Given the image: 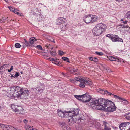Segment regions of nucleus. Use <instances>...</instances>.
Returning <instances> with one entry per match:
<instances>
[{"label":"nucleus","mask_w":130,"mask_h":130,"mask_svg":"<svg viewBox=\"0 0 130 130\" xmlns=\"http://www.w3.org/2000/svg\"><path fill=\"white\" fill-rule=\"evenodd\" d=\"M90 103L92 108L94 109L105 110L108 112L115 111L116 107L113 103L104 99H94Z\"/></svg>","instance_id":"f257e3e1"},{"label":"nucleus","mask_w":130,"mask_h":130,"mask_svg":"<svg viewBox=\"0 0 130 130\" xmlns=\"http://www.w3.org/2000/svg\"><path fill=\"white\" fill-rule=\"evenodd\" d=\"M107 26L105 24L100 23L95 26L92 30V32L94 35L99 36L104 32Z\"/></svg>","instance_id":"f03ea898"},{"label":"nucleus","mask_w":130,"mask_h":130,"mask_svg":"<svg viewBox=\"0 0 130 130\" xmlns=\"http://www.w3.org/2000/svg\"><path fill=\"white\" fill-rule=\"evenodd\" d=\"M74 96L75 98L79 100H81L83 102H87L90 101L89 102L90 104L89 105H90L92 108V107L90 103L91 102H92V101L94 99H96L95 98L93 99H91V96L87 93L82 95H75Z\"/></svg>","instance_id":"7ed1b4c3"},{"label":"nucleus","mask_w":130,"mask_h":130,"mask_svg":"<svg viewBox=\"0 0 130 130\" xmlns=\"http://www.w3.org/2000/svg\"><path fill=\"white\" fill-rule=\"evenodd\" d=\"M79 110L78 108L75 109H72V112L69 111V112H73L72 114L73 115H72L71 118L70 119H69V121L71 122L72 123H74V122L76 123L77 122L76 121H78L77 123H79V121H81L82 120L81 118H78L73 117L75 115H77L79 113Z\"/></svg>","instance_id":"20e7f679"},{"label":"nucleus","mask_w":130,"mask_h":130,"mask_svg":"<svg viewBox=\"0 0 130 130\" xmlns=\"http://www.w3.org/2000/svg\"><path fill=\"white\" fill-rule=\"evenodd\" d=\"M14 90L13 92V97H14L20 98V94L22 88L17 86L13 87Z\"/></svg>","instance_id":"39448f33"},{"label":"nucleus","mask_w":130,"mask_h":130,"mask_svg":"<svg viewBox=\"0 0 130 130\" xmlns=\"http://www.w3.org/2000/svg\"><path fill=\"white\" fill-rule=\"evenodd\" d=\"M11 107V109L14 111L17 112V113L22 114L23 112V109L20 106H18L14 104H12Z\"/></svg>","instance_id":"423d86ee"},{"label":"nucleus","mask_w":130,"mask_h":130,"mask_svg":"<svg viewBox=\"0 0 130 130\" xmlns=\"http://www.w3.org/2000/svg\"><path fill=\"white\" fill-rule=\"evenodd\" d=\"M120 130H130V123L129 122H125L121 123L119 126Z\"/></svg>","instance_id":"0eeeda50"},{"label":"nucleus","mask_w":130,"mask_h":130,"mask_svg":"<svg viewBox=\"0 0 130 130\" xmlns=\"http://www.w3.org/2000/svg\"><path fill=\"white\" fill-rule=\"evenodd\" d=\"M92 84V82L88 78H86L84 79V81H81L80 82L79 86L81 88H84L85 87V85H91Z\"/></svg>","instance_id":"6e6552de"},{"label":"nucleus","mask_w":130,"mask_h":130,"mask_svg":"<svg viewBox=\"0 0 130 130\" xmlns=\"http://www.w3.org/2000/svg\"><path fill=\"white\" fill-rule=\"evenodd\" d=\"M98 91L100 93L102 94H107L109 95H111L113 96L114 98H119V99H122L121 98H119L118 96L117 95H114L112 94L111 93L108 92V91L106 90H104L103 89H101V88H99L98 89Z\"/></svg>","instance_id":"1a4fd4ad"},{"label":"nucleus","mask_w":130,"mask_h":130,"mask_svg":"<svg viewBox=\"0 0 130 130\" xmlns=\"http://www.w3.org/2000/svg\"><path fill=\"white\" fill-rule=\"evenodd\" d=\"M21 91L20 94V98L23 99L27 98L29 94V91L27 89L24 90L22 88V90H21Z\"/></svg>","instance_id":"9d476101"},{"label":"nucleus","mask_w":130,"mask_h":130,"mask_svg":"<svg viewBox=\"0 0 130 130\" xmlns=\"http://www.w3.org/2000/svg\"><path fill=\"white\" fill-rule=\"evenodd\" d=\"M111 39L113 42H123V39L119 38L118 36L117 35H112V37Z\"/></svg>","instance_id":"9b49d317"},{"label":"nucleus","mask_w":130,"mask_h":130,"mask_svg":"<svg viewBox=\"0 0 130 130\" xmlns=\"http://www.w3.org/2000/svg\"><path fill=\"white\" fill-rule=\"evenodd\" d=\"M83 20L86 23H89L91 22V20H92L91 18V15H86L83 18Z\"/></svg>","instance_id":"f8f14e48"},{"label":"nucleus","mask_w":130,"mask_h":130,"mask_svg":"<svg viewBox=\"0 0 130 130\" xmlns=\"http://www.w3.org/2000/svg\"><path fill=\"white\" fill-rule=\"evenodd\" d=\"M57 24L58 25H60L64 23L66 21V18L63 17H59L56 19Z\"/></svg>","instance_id":"ddd939ff"},{"label":"nucleus","mask_w":130,"mask_h":130,"mask_svg":"<svg viewBox=\"0 0 130 130\" xmlns=\"http://www.w3.org/2000/svg\"><path fill=\"white\" fill-rule=\"evenodd\" d=\"M36 89L37 91L40 92V93H42L44 89V84L42 83H39L38 85V87L36 88Z\"/></svg>","instance_id":"4468645a"},{"label":"nucleus","mask_w":130,"mask_h":130,"mask_svg":"<svg viewBox=\"0 0 130 130\" xmlns=\"http://www.w3.org/2000/svg\"><path fill=\"white\" fill-rule=\"evenodd\" d=\"M14 89L13 87L10 88V90H7L6 93V95L10 98L13 97V92Z\"/></svg>","instance_id":"2eb2a0df"},{"label":"nucleus","mask_w":130,"mask_h":130,"mask_svg":"<svg viewBox=\"0 0 130 130\" xmlns=\"http://www.w3.org/2000/svg\"><path fill=\"white\" fill-rule=\"evenodd\" d=\"M3 130H17L14 127L11 125L4 124Z\"/></svg>","instance_id":"dca6fc26"},{"label":"nucleus","mask_w":130,"mask_h":130,"mask_svg":"<svg viewBox=\"0 0 130 130\" xmlns=\"http://www.w3.org/2000/svg\"><path fill=\"white\" fill-rule=\"evenodd\" d=\"M109 59L110 61H116L117 62H119L121 63L124 62V61L122 60H121L119 59L118 58H117L113 56L109 57Z\"/></svg>","instance_id":"f3484780"},{"label":"nucleus","mask_w":130,"mask_h":130,"mask_svg":"<svg viewBox=\"0 0 130 130\" xmlns=\"http://www.w3.org/2000/svg\"><path fill=\"white\" fill-rule=\"evenodd\" d=\"M78 69H76L73 68H70L69 70V72L75 75H79V73L78 71Z\"/></svg>","instance_id":"a211bd4d"},{"label":"nucleus","mask_w":130,"mask_h":130,"mask_svg":"<svg viewBox=\"0 0 130 130\" xmlns=\"http://www.w3.org/2000/svg\"><path fill=\"white\" fill-rule=\"evenodd\" d=\"M66 111H63L59 109L58 110V115L61 117H64L65 114L67 113Z\"/></svg>","instance_id":"6ab92c4d"},{"label":"nucleus","mask_w":130,"mask_h":130,"mask_svg":"<svg viewBox=\"0 0 130 130\" xmlns=\"http://www.w3.org/2000/svg\"><path fill=\"white\" fill-rule=\"evenodd\" d=\"M44 46L45 48L48 50H50V49L52 50L53 48V45H51L48 43L45 44Z\"/></svg>","instance_id":"aec40b11"},{"label":"nucleus","mask_w":130,"mask_h":130,"mask_svg":"<svg viewBox=\"0 0 130 130\" xmlns=\"http://www.w3.org/2000/svg\"><path fill=\"white\" fill-rule=\"evenodd\" d=\"M91 18L92 19L91 23H93L97 21L98 19L97 16L95 15H91Z\"/></svg>","instance_id":"412c9836"},{"label":"nucleus","mask_w":130,"mask_h":130,"mask_svg":"<svg viewBox=\"0 0 130 130\" xmlns=\"http://www.w3.org/2000/svg\"><path fill=\"white\" fill-rule=\"evenodd\" d=\"M8 66V65L7 64H4L1 66L0 67V72L4 71L5 69Z\"/></svg>","instance_id":"4be33fe9"},{"label":"nucleus","mask_w":130,"mask_h":130,"mask_svg":"<svg viewBox=\"0 0 130 130\" xmlns=\"http://www.w3.org/2000/svg\"><path fill=\"white\" fill-rule=\"evenodd\" d=\"M25 127L26 130H37L35 128H34L28 125H26Z\"/></svg>","instance_id":"5701e85b"},{"label":"nucleus","mask_w":130,"mask_h":130,"mask_svg":"<svg viewBox=\"0 0 130 130\" xmlns=\"http://www.w3.org/2000/svg\"><path fill=\"white\" fill-rule=\"evenodd\" d=\"M37 40L34 37H32L30 39V44L31 45L34 43V41H35Z\"/></svg>","instance_id":"b1692460"},{"label":"nucleus","mask_w":130,"mask_h":130,"mask_svg":"<svg viewBox=\"0 0 130 130\" xmlns=\"http://www.w3.org/2000/svg\"><path fill=\"white\" fill-rule=\"evenodd\" d=\"M107 124L106 122H104V130H111L110 128L108 127L106 125V124Z\"/></svg>","instance_id":"393cba45"},{"label":"nucleus","mask_w":130,"mask_h":130,"mask_svg":"<svg viewBox=\"0 0 130 130\" xmlns=\"http://www.w3.org/2000/svg\"><path fill=\"white\" fill-rule=\"evenodd\" d=\"M74 79L76 81H79L80 82L81 81H84V79L80 77H75Z\"/></svg>","instance_id":"a878e982"},{"label":"nucleus","mask_w":130,"mask_h":130,"mask_svg":"<svg viewBox=\"0 0 130 130\" xmlns=\"http://www.w3.org/2000/svg\"><path fill=\"white\" fill-rule=\"evenodd\" d=\"M50 51V54L53 56H55L56 55L57 53L54 50L53 51Z\"/></svg>","instance_id":"bb28decb"},{"label":"nucleus","mask_w":130,"mask_h":130,"mask_svg":"<svg viewBox=\"0 0 130 130\" xmlns=\"http://www.w3.org/2000/svg\"><path fill=\"white\" fill-rule=\"evenodd\" d=\"M124 116L127 119L130 120V113L125 115Z\"/></svg>","instance_id":"cd10ccee"},{"label":"nucleus","mask_w":130,"mask_h":130,"mask_svg":"<svg viewBox=\"0 0 130 130\" xmlns=\"http://www.w3.org/2000/svg\"><path fill=\"white\" fill-rule=\"evenodd\" d=\"M7 20V19H5L3 17L0 19V23L4 22L6 20Z\"/></svg>","instance_id":"c85d7f7f"},{"label":"nucleus","mask_w":130,"mask_h":130,"mask_svg":"<svg viewBox=\"0 0 130 130\" xmlns=\"http://www.w3.org/2000/svg\"><path fill=\"white\" fill-rule=\"evenodd\" d=\"M24 40L25 41V44L27 46H30L31 45L30 44V42H27V41L25 39H24Z\"/></svg>","instance_id":"c756f323"},{"label":"nucleus","mask_w":130,"mask_h":130,"mask_svg":"<svg viewBox=\"0 0 130 130\" xmlns=\"http://www.w3.org/2000/svg\"><path fill=\"white\" fill-rule=\"evenodd\" d=\"M15 47L17 48H19L21 47V45L18 43H17L15 44Z\"/></svg>","instance_id":"7c9ffc66"},{"label":"nucleus","mask_w":130,"mask_h":130,"mask_svg":"<svg viewBox=\"0 0 130 130\" xmlns=\"http://www.w3.org/2000/svg\"><path fill=\"white\" fill-rule=\"evenodd\" d=\"M62 59L65 61L69 62V61L68 58L66 57H62Z\"/></svg>","instance_id":"2f4dec72"},{"label":"nucleus","mask_w":130,"mask_h":130,"mask_svg":"<svg viewBox=\"0 0 130 130\" xmlns=\"http://www.w3.org/2000/svg\"><path fill=\"white\" fill-rule=\"evenodd\" d=\"M64 130H71L70 127L68 126H65L64 127Z\"/></svg>","instance_id":"473e14b6"},{"label":"nucleus","mask_w":130,"mask_h":130,"mask_svg":"<svg viewBox=\"0 0 130 130\" xmlns=\"http://www.w3.org/2000/svg\"><path fill=\"white\" fill-rule=\"evenodd\" d=\"M95 53L96 54L99 56H102L103 54V53L102 52H98L96 51L95 52Z\"/></svg>","instance_id":"72a5a7b5"},{"label":"nucleus","mask_w":130,"mask_h":130,"mask_svg":"<svg viewBox=\"0 0 130 130\" xmlns=\"http://www.w3.org/2000/svg\"><path fill=\"white\" fill-rule=\"evenodd\" d=\"M125 31L128 32L130 33V27L128 26V27L126 29Z\"/></svg>","instance_id":"f704fd0d"},{"label":"nucleus","mask_w":130,"mask_h":130,"mask_svg":"<svg viewBox=\"0 0 130 130\" xmlns=\"http://www.w3.org/2000/svg\"><path fill=\"white\" fill-rule=\"evenodd\" d=\"M36 48H37L39 50H42V48L41 46L40 45H38L36 46Z\"/></svg>","instance_id":"c9c22d12"},{"label":"nucleus","mask_w":130,"mask_h":130,"mask_svg":"<svg viewBox=\"0 0 130 130\" xmlns=\"http://www.w3.org/2000/svg\"><path fill=\"white\" fill-rule=\"evenodd\" d=\"M64 53L62 51L60 50L58 54L59 55H62Z\"/></svg>","instance_id":"e433bc0d"},{"label":"nucleus","mask_w":130,"mask_h":130,"mask_svg":"<svg viewBox=\"0 0 130 130\" xmlns=\"http://www.w3.org/2000/svg\"><path fill=\"white\" fill-rule=\"evenodd\" d=\"M92 61L95 62H97L98 61V59L97 58H96L95 57H93Z\"/></svg>","instance_id":"4c0bfd02"},{"label":"nucleus","mask_w":130,"mask_h":130,"mask_svg":"<svg viewBox=\"0 0 130 130\" xmlns=\"http://www.w3.org/2000/svg\"><path fill=\"white\" fill-rule=\"evenodd\" d=\"M106 36L111 39L112 37V35H111V34H108L106 35Z\"/></svg>","instance_id":"58836bf2"},{"label":"nucleus","mask_w":130,"mask_h":130,"mask_svg":"<svg viewBox=\"0 0 130 130\" xmlns=\"http://www.w3.org/2000/svg\"><path fill=\"white\" fill-rule=\"evenodd\" d=\"M8 8L11 11L13 12L14 9H13L11 6L9 7Z\"/></svg>","instance_id":"ea45409f"},{"label":"nucleus","mask_w":130,"mask_h":130,"mask_svg":"<svg viewBox=\"0 0 130 130\" xmlns=\"http://www.w3.org/2000/svg\"><path fill=\"white\" fill-rule=\"evenodd\" d=\"M128 26H129L128 25H123L122 26V28H126V29L128 27Z\"/></svg>","instance_id":"a19ab883"},{"label":"nucleus","mask_w":130,"mask_h":130,"mask_svg":"<svg viewBox=\"0 0 130 130\" xmlns=\"http://www.w3.org/2000/svg\"><path fill=\"white\" fill-rule=\"evenodd\" d=\"M13 69V67L12 66H11V67L10 69L8 70V72H10Z\"/></svg>","instance_id":"79ce46f5"},{"label":"nucleus","mask_w":130,"mask_h":130,"mask_svg":"<svg viewBox=\"0 0 130 130\" xmlns=\"http://www.w3.org/2000/svg\"><path fill=\"white\" fill-rule=\"evenodd\" d=\"M126 15L128 18H130V11L127 13Z\"/></svg>","instance_id":"37998d69"},{"label":"nucleus","mask_w":130,"mask_h":130,"mask_svg":"<svg viewBox=\"0 0 130 130\" xmlns=\"http://www.w3.org/2000/svg\"><path fill=\"white\" fill-rule=\"evenodd\" d=\"M4 124H1L0 123V128L3 129Z\"/></svg>","instance_id":"c03bdc74"},{"label":"nucleus","mask_w":130,"mask_h":130,"mask_svg":"<svg viewBox=\"0 0 130 130\" xmlns=\"http://www.w3.org/2000/svg\"><path fill=\"white\" fill-rule=\"evenodd\" d=\"M49 60L50 61H55L56 60L54 59L53 58H49Z\"/></svg>","instance_id":"a18cd8bd"},{"label":"nucleus","mask_w":130,"mask_h":130,"mask_svg":"<svg viewBox=\"0 0 130 130\" xmlns=\"http://www.w3.org/2000/svg\"><path fill=\"white\" fill-rule=\"evenodd\" d=\"M19 11L18 10H17V9H14V10L13 12L15 13L16 14L17 12V11Z\"/></svg>","instance_id":"49530a36"},{"label":"nucleus","mask_w":130,"mask_h":130,"mask_svg":"<svg viewBox=\"0 0 130 130\" xmlns=\"http://www.w3.org/2000/svg\"><path fill=\"white\" fill-rule=\"evenodd\" d=\"M49 40L51 42H53L54 43L55 42V41H54V40L53 39H49Z\"/></svg>","instance_id":"de8ad7c7"},{"label":"nucleus","mask_w":130,"mask_h":130,"mask_svg":"<svg viewBox=\"0 0 130 130\" xmlns=\"http://www.w3.org/2000/svg\"><path fill=\"white\" fill-rule=\"evenodd\" d=\"M25 124L27 123L28 122V120L26 119H24L23 120Z\"/></svg>","instance_id":"09e8293b"},{"label":"nucleus","mask_w":130,"mask_h":130,"mask_svg":"<svg viewBox=\"0 0 130 130\" xmlns=\"http://www.w3.org/2000/svg\"><path fill=\"white\" fill-rule=\"evenodd\" d=\"M93 57H89V59L90 60L92 61Z\"/></svg>","instance_id":"8fccbe9b"},{"label":"nucleus","mask_w":130,"mask_h":130,"mask_svg":"<svg viewBox=\"0 0 130 130\" xmlns=\"http://www.w3.org/2000/svg\"><path fill=\"white\" fill-rule=\"evenodd\" d=\"M107 72H110L111 71V70L109 68H108L107 69Z\"/></svg>","instance_id":"3c124183"},{"label":"nucleus","mask_w":130,"mask_h":130,"mask_svg":"<svg viewBox=\"0 0 130 130\" xmlns=\"http://www.w3.org/2000/svg\"><path fill=\"white\" fill-rule=\"evenodd\" d=\"M123 100L125 101V102H124L126 104H127L128 103V102L126 100L124 99Z\"/></svg>","instance_id":"603ef678"},{"label":"nucleus","mask_w":130,"mask_h":130,"mask_svg":"<svg viewBox=\"0 0 130 130\" xmlns=\"http://www.w3.org/2000/svg\"><path fill=\"white\" fill-rule=\"evenodd\" d=\"M19 12V11H17V12L16 14L18 15H20V14L21 13L20 12Z\"/></svg>","instance_id":"864d4df0"},{"label":"nucleus","mask_w":130,"mask_h":130,"mask_svg":"<svg viewBox=\"0 0 130 130\" xmlns=\"http://www.w3.org/2000/svg\"><path fill=\"white\" fill-rule=\"evenodd\" d=\"M19 12V11H17V12L16 14L18 15H20V14L21 13L20 12Z\"/></svg>","instance_id":"5fc2aeb1"},{"label":"nucleus","mask_w":130,"mask_h":130,"mask_svg":"<svg viewBox=\"0 0 130 130\" xmlns=\"http://www.w3.org/2000/svg\"><path fill=\"white\" fill-rule=\"evenodd\" d=\"M128 22V21H127L125 20V21H123L122 22L124 24H126Z\"/></svg>","instance_id":"6e6d98bb"},{"label":"nucleus","mask_w":130,"mask_h":130,"mask_svg":"<svg viewBox=\"0 0 130 130\" xmlns=\"http://www.w3.org/2000/svg\"><path fill=\"white\" fill-rule=\"evenodd\" d=\"M15 75L16 76H19V75L18 73L16 72L15 74Z\"/></svg>","instance_id":"4d7b16f0"},{"label":"nucleus","mask_w":130,"mask_h":130,"mask_svg":"<svg viewBox=\"0 0 130 130\" xmlns=\"http://www.w3.org/2000/svg\"><path fill=\"white\" fill-rule=\"evenodd\" d=\"M124 19H121V21H123H123H124Z\"/></svg>","instance_id":"13d9d810"},{"label":"nucleus","mask_w":130,"mask_h":130,"mask_svg":"<svg viewBox=\"0 0 130 130\" xmlns=\"http://www.w3.org/2000/svg\"><path fill=\"white\" fill-rule=\"evenodd\" d=\"M62 74H63L64 75V74H65V73H63V72H62Z\"/></svg>","instance_id":"bf43d9fd"},{"label":"nucleus","mask_w":130,"mask_h":130,"mask_svg":"<svg viewBox=\"0 0 130 130\" xmlns=\"http://www.w3.org/2000/svg\"><path fill=\"white\" fill-rule=\"evenodd\" d=\"M12 21H14V20H12Z\"/></svg>","instance_id":"052dcab7"},{"label":"nucleus","mask_w":130,"mask_h":130,"mask_svg":"<svg viewBox=\"0 0 130 130\" xmlns=\"http://www.w3.org/2000/svg\"><path fill=\"white\" fill-rule=\"evenodd\" d=\"M21 73H22V72H21Z\"/></svg>","instance_id":"680f3d73"},{"label":"nucleus","mask_w":130,"mask_h":130,"mask_svg":"<svg viewBox=\"0 0 130 130\" xmlns=\"http://www.w3.org/2000/svg\"><path fill=\"white\" fill-rule=\"evenodd\" d=\"M21 73H22V72H21Z\"/></svg>","instance_id":"e2e57ef3"},{"label":"nucleus","mask_w":130,"mask_h":130,"mask_svg":"<svg viewBox=\"0 0 130 130\" xmlns=\"http://www.w3.org/2000/svg\"><path fill=\"white\" fill-rule=\"evenodd\" d=\"M21 73H22V72H21Z\"/></svg>","instance_id":"0e129e2a"}]
</instances>
